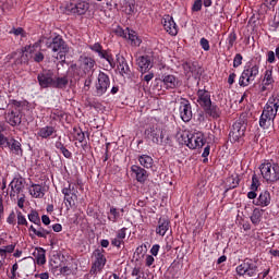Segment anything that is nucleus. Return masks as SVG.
<instances>
[{
    "mask_svg": "<svg viewBox=\"0 0 279 279\" xmlns=\"http://www.w3.org/2000/svg\"><path fill=\"white\" fill-rule=\"evenodd\" d=\"M74 138L78 141V143H84L86 135L83 133L81 129H75L74 128Z\"/></svg>",
    "mask_w": 279,
    "mask_h": 279,
    "instance_id": "nucleus-40",
    "label": "nucleus"
},
{
    "mask_svg": "<svg viewBox=\"0 0 279 279\" xmlns=\"http://www.w3.org/2000/svg\"><path fill=\"white\" fill-rule=\"evenodd\" d=\"M48 49H51L54 53L59 52L57 60L61 61V64L66 62V53H69V45L60 36L52 38V43L47 44Z\"/></svg>",
    "mask_w": 279,
    "mask_h": 279,
    "instance_id": "nucleus-2",
    "label": "nucleus"
},
{
    "mask_svg": "<svg viewBox=\"0 0 279 279\" xmlns=\"http://www.w3.org/2000/svg\"><path fill=\"white\" fill-rule=\"evenodd\" d=\"M258 65H253L251 68L245 69L240 78H239V84L242 87L245 86H250L252 84V82H254V80H256V77H258Z\"/></svg>",
    "mask_w": 279,
    "mask_h": 279,
    "instance_id": "nucleus-7",
    "label": "nucleus"
},
{
    "mask_svg": "<svg viewBox=\"0 0 279 279\" xmlns=\"http://www.w3.org/2000/svg\"><path fill=\"white\" fill-rule=\"evenodd\" d=\"M69 86V76H59L53 78L52 81V88H59L61 90H64Z\"/></svg>",
    "mask_w": 279,
    "mask_h": 279,
    "instance_id": "nucleus-26",
    "label": "nucleus"
},
{
    "mask_svg": "<svg viewBox=\"0 0 279 279\" xmlns=\"http://www.w3.org/2000/svg\"><path fill=\"white\" fill-rule=\"evenodd\" d=\"M64 202L68 209L73 208V206H75V202H77V194L64 196Z\"/></svg>",
    "mask_w": 279,
    "mask_h": 279,
    "instance_id": "nucleus-35",
    "label": "nucleus"
},
{
    "mask_svg": "<svg viewBox=\"0 0 279 279\" xmlns=\"http://www.w3.org/2000/svg\"><path fill=\"white\" fill-rule=\"evenodd\" d=\"M110 215H112V217H109V220L112 221L113 223H116L117 219H119V217H120V214H119V211H117V208L111 207Z\"/></svg>",
    "mask_w": 279,
    "mask_h": 279,
    "instance_id": "nucleus-49",
    "label": "nucleus"
},
{
    "mask_svg": "<svg viewBox=\"0 0 279 279\" xmlns=\"http://www.w3.org/2000/svg\"><path fill=\"white\" fill-rule=\"evenodd\" d=\"M169 219L167 218H159L158 220V227L156 229V233L159 234L160 236H165L167 234V231L169 230Z\"/></svg>",
    "mask_w": 279,
    "mask_h": 279,
    "instance_id": "nucleus-24",
    "label": "nucleus"
},
{
    "mask_svg": "<svg viewBox=\"0 0 279 279\" xmlns=\"http://www.w3.org/2000/svg\"><path fill=\"white\" fill-rule=\"evenodd\" d=\"M88 8H90V4L85 1L77 3L70 2L65 5V12L66 14H78L82 16V14H86V12H88Z\"/></svg>",
    "mask_w": 279,
    "mask_h": 279,
    "instance_id": "nucleus-11",
    "label": "nucleus"
},
{
    "mask_svg": "<svg viewBox=\"0 0 279 279\" xmlns=\"http://www.w3.org/2000/svg\"><path fill=\"white\" fill-rule=\"evenodd\" d=\"M28 220L32 223H35V226H40V216L38 215V211H36V210H32L28 214Z\"/></svg>",
    "mask_w": 279,
    "mask_h": 279,
    "instance_id": "nucleus-36",
    "label": "nucleus"
},
{
    "mask_svg": "<svg viewBox=\"0 0 279 279\" xmlns=\"http://www.w3.org/2000/svg\"><path fill=\"white\" fill-rule=\"evenodd\" d=\"M89 49L92 51H95V53H98V56L101 58V56L105 53L106 50L102 49L101 44L96 43L94 45L89 46Z\"/></svg>",
    "mask_w": 279,
    "mask_h": 279,
    "instance_id": "nucleus-39",
    "label": "nucleus"
},
{
    "mask_svg": "<svg viewBox=\"0 0 279 279\" xmlns=\"http://www.w3.org/2000/svg\"><path fill=\"white\" fill-rule=\"evenodd\" d=\"M181 138L183 141V144L186 145V147H189L190 149H197V147L202 148L204 145H206V142L202 136L183 134Z\"/></svg>",
    "mask_w": 279,
    "mask_h": 279,
    "instance_id": "nucleus-13",
    "label": "nucleus"
},
{
    "mask_svg": "<svg viewBox=\"0 0 279 279\" xmlns=\"http://www.w3.org/2000/svg\"><path fill=\"white\" fill-rule=\"evenodd\" d=\"M62 193H63L64 197L69 196V195H76L75 185L69 183L68 186L62 189Z\"/></svg>",
    "mask_w": 279,
    "mask_h": 279,
    "instance_id": "nucleus-38",
    "label": "nucleus"
},
{
    "mask_svg": "<svg viewBox=\"0 0 279 279\" xmlns=\"http://www.w3.org/2000/svg\"><path fill=\"white\" fill-rule=\"evenodd\" d=\"M241 64H243V56H241V53H236L233 59V66L234 69H238Z\"/></svg>",
    "mask_w": 279,
    "mask_h": 279,
    "instance_id": "nucleus-47",
    "label": "nucleus"
},
{
    "mask_svg": "<svg viewBox=\"0 0 279 279\" xmlns=\"http://www.w3.org/2000/svg\"><path fill=\"white\" fill-rule=\"evenodd\" d=\"M122 5L124 8L125 14H134L135 2L134 0H123Z\"/></svg>",
    "mask_w": 279,
    "mask_h": 279,
    "instance_id": "nucleus-34",
    "label": "nucleus"
},
{
    "mask_svg": "<svg viewBox=\"0 0 279 279\" xmlns=\"http://www.w3.org/2000/svg\"><path fill=\"white\" fill-rule=\"evenodd\" d=\"M96 64L97 62L95 61V59L82 54L78 58L77 63H72L70 65L69 73H71L75 80H80L82 77H86V75H90V73H94Z\"/></svg>",
    "mask_w": 279,
    "mask_h": 279,
    "instance_id": "nucleus-1",
    "label": "nucleus"
},
{
    "mask_svg": "<svg viewBox=\"0 0 279 279\" xmlns=\"http://www.w3.org/2000/svg\"><path fill=\"white\" fill-rule=\"evenodd\" d=\"M136 62L141 73H147L153 66L150 56H141L137 58Z\"/></svg>",
    "mask_w": 279,
    "mask_h": 279,
    "instance_id": "nucleus-21",
    "label": "nucleus"
},
{
    "mask_svg": "<svg viewBox=\"0 0 279 279\" xmlns=\"http://www.w3.org/2000/svg\"><path fill=\"white\" fill-rule=\"evenodd\" d=\"M126 39L131 40V45H134V47H141L142 41L136 32L128 29Z\"/></svg>",
    "mask_w": 279,
    "mask_h": 279,
    "instance_id": "nucleus-30",
    "label": "nucleus"
},
{
    "mask_svg": "<svg viewBox=\"0 0 279 279\" xmlns=\"http://www.w3.org/2000/svg\"><path fill=\"white\" fill-rule=\"evenodd\" d=\"M37 81L41 88H52L53 87V72H51V70H43L37 75Z\"/></svg>",
    "mask_w": 279,
    "mask_h": 279,
    "instance_id": "nucleus-14",
    "label": "nucleus"
},
{
    "mask_svg": "<svg viewBox=\"0 0 279 279\" xmlns=\"http://www.w3.org/2000/svg\"><path fill=\"white\" fill-rule=\"evenodd\" d=\"M100 58H104V60H107V62H109L111 69H114V66H117V63L114 62V59L112 58L111 54H108L107 51H105L104 54H101Z\"/></svg>",
    "mask_w": 279,
    "mask_h": 279,
    "instance_id": "nucleus-41",
    "label": "nucleus"
},
{
    "mask_svg": "<svg viewBox=\"0 0 279 279\" xmlns=\"http://www.w3.org/2000/svg\"><path fill=\"white\" fill-rule=\"evenodd\" d=\"M5 121L9 125H12V128H16V125H21L23 122V113H21V111H10L5 113Z\"/></svg>",
    "mask_w": 279,
    "mask_h": 279,
    "instance_id": "nucleus-18",
    "label": "nucleus"
},
{
    "mask_svg": "<svg viewBox=\"0 0 279 279\" xmlns=\"http://www.w3.org/2000/svg\"><path fill=\"white\" fill-rule=\"evenodd\" d=\"M28 58L27 54L20 53V58L15 60V64H27Z\"/></svg>",
    "mask_w": 279,
    "mask_h": 279,
    "instance_id": "nucleus-51",
    "label": "nucleus"
},
{
    "mask_svg": "<svg viewBox=\"0 0 279 279\" xmlns=\"http://www.w3.org/2000/svg\"><path fill=\"white\" fill-rule=\"evenodd\" d=\"M5 147H9L13 154L19 156V154H23V149L21 148V142L12 138L10 141L7 140Z\"/></svg>",
    "mask_w": 279,
    "mask_h": 279,
    "instance_id": "nucleus-27",
    "label": "nucleus"
},
{
    "mask_svg": "<svg viewBox=\"0 0 279 279\" xmlns=\"http://www.w3.org/2000/svg\"><path fill=\"white\" fill-rule=\"evenodd\" d=\"M109 88H110V76H108V74L104 72H100L98 74V78L96 83V90H95L96 97H102V95H106V93H108Z\"/></svg>",
    "mask_w": 279,
    "mask_h": 279,
    "instance_id": "nucleus-9",
    "label": "nucleus"
},
{
    "mask_svg": "<svg viewBox=\"0 0 279 279\" xmlns=\"http://www.w3.org/2000/svg\"><path fill=\"white\" fill-rule=\"evenodd\" d=\"M251 221L254 223V226H257V223H260V211L258 209H255L253 211V215L251 216Z\"/></svg>",
    "mask_w": 279,
    "mask_h": 279,
    "instance_id": "nucleus-42",
    "label": "nucleus"
},
{
    "mask_svg": "<svg viewBox=\"0 0 279 279\" xmlns=\"http://www.w3.org/2000/svg\"><path fill=\"white\" fill-rule=\"evenodd\" d=\"M267 62L269 64H274V62H276V52L271 50L267 52Z\"/></svg>",
    "mask_w": 279,
    "mask_h": 279,
    "instance_id": "nucleus-55",
    "label": "nucleus"
},
{
    "mask_svg": "<svg viewBox=\"0 0 279 279\" xmlns=\"http://www.w3.org/2000/svg\"><path fill=\"white\" fill-rule=\"evenodd\" d=\"M158 252H160V245L159 244L153 245V247L150 248V254L153 256H158Z\"/></svg>",
    "mask_w": 279,
    "mask_h": 279,
    "instance_id": "nucleus-62",
    "label": "nucleus"
},
{
    "mask_svg": "<svg viewBox=\"0 0 279 279\" xmlns=\"http://www.w3.org/2000/svg\"><path fill=\"white\" fill-rule=\"evenodd\" d=\"M197 97V104L201 106V108L210 106V102H213V100L210 99V92L206 89H198Z\"/></svg>",
    "mask_w": 279,
    "mask_h": 279,
    "instance_id": "nucleus-22",
    "label": "nucleus"
},
{
    "mask_svg": "<svg viewBox=\"0 0 279 279\" xmlns=\"http://www.w3.org/2000/svg\"><path fill=\"white\" fill-rule=\"evenodd\" d=\"M34 62L40 63L45 60V54L40 51L36 52L33 57Z\"/></svg>",
    "mask_w": 279,
    "mask_h": 279,
    "instance_id": "nucleus-53",
    "label": "nucleus"
},
{
    "mask_svg": "<svg viewBox=\"0 0 279 279\" xmlns=\"http://www.w3.org/2000/svg\"><path fill=\"white\" fill-rule=\"evenodd\" d=\"M10 186V197H16V195H21L25 191V181L23 179H13Z\"/></svg>",
    "mask_w": 279,
    "mask_h": 279,
    "instance_id": "nucleus-19",
    "label": "nucleus"
},
{
    "mask_svg": "<svg viewBox=\"0 0 279 279\" xmlns=\"http://www.w3.org/2000/svg\"><path fill=\"white\" fill-rule=\"evenodd\" d=\"M259 171L268 183L278 182L279 180V166L278 163H271L266 161L259 166Z\"/></svg>",
    "mask_w": 279,
    "mask_h": 279,
    "instance_id": "nucleus-3",
    "label": "nucleus"
},
{
    "mask_svg": "<svg viewBox=\"0 0 279 279\" xmlns=\"http://www.w3.org/2000/svg\"><path fill=\"white\" fill-rule=\"evenodd\" d=\"M258 186H260V182L258 181V177H256V174H253L251 191H258Z\"/></svg>",
    "mask_w": 279,
    "mask_h": 279,
    "instance_id": "nucleus-45",
    "label": "nucleus"
},
{
    "mask_svg": "<svg viewBox=\"0 0 279 279\" xmlns=\"http://www.w3.org/2000/svg\"><path fill=\"white\" fill-rule=\"evenodd\" d=\"M145 136L150 138L155 145H161L162 147H167L169 145V136L165 138V130L159 126H150L145 130Z\"/></svg>",
    "mask_w": 279,
    "mask_h": 279,
    "instance_id": "nucleus-4",
    "label": "nucleus"
},
{
    "mask_svg": "<svg viewBox=\"0 0 279 279\" xmlns=\"http://www.w3.org/2000/svg\"><path fill=\"white\" fill-rule=\"evenodd\" d=\"M162 82L166 85V88H175V86H178V78L173 75L163 76Z\"/></svg>",
    "mask_w": 279,
    "mask_h": 279,
    "instance_id": "nucleus-32",
    "label": "nucleus"
},
{
    "mask_svg": "<svg viewBox=\"0 0 279 279\" xmlns=\"http://www.w3.org/2000/svg\"><path fill=\"white\" fill-rule=\"evenodd\" d=\"M128 228H122L118 231L117 238L120 240L125 239V232H126Z\"/></svg>",
    "mask_w": 279,
    "mask_h": 279,
    "instance_id": "nucleus-64",
    "label": "nucleus"
},
{
    "mask_svg": "<svg viewBox=\"0 0 279 279\" xmlns=\"http://www.w3.org/2000/svg\"><path fill=\"white\" fill-rule=\"evenodd\" d=\"M37 232H39L41 235H37L39 239H47V234L51 232V230L44 229L43 227H39L37 229Z\"/></svg>",
    "mask_w": 279,
    "mask_h": 279,
    "instance_id": "nucleus-52",
    "label": "nucleus"
},
{
    "mask_svg": "<svg viewBox=\"0 0 279 279\" xmlns=\"http://www.w3.org/2000/svg\"><path fill=\"white\" fill-rule=\"evenodd\" d=\"M228 182L230 183L229 184L230 189H236L239 186V182H241V180L239 179V177H230L228 179Z\"/></svg>",
    "mask_w": 279,
    "mask_h": 279,
    "instance_id": "nucleus-44",
    "label": "nucleus"
},
{
    "mask_svg": "<svg viewBox=\"0 0 279 279\" xmlns=\"http://www.w3.org/2000/svg\"><path fill=\"white\" fill-rule=\"evenodd\" d=\"M132 173H134L136 180L140 182V184H145L147 182V178H149V174L147 173V170L144 168H141V166H132L131 167Z\"/></svg>",
    "mask_w": 279,
    "mask_h": 279,
    "instance_id": "nucleus-20",
    "label": "nucleus"
},
{
    "mask_svg": "<svg viewBox=\"0 0 279 279\" xmlns=\"http://www.w3.org/2000/svg\"><path fill=\"white\" fill-rule=\"evenodd\" d=\"M17 226H29V223L27 222V219L25 218V216H23V213L17 211Z\"/></svg>",
    "mask_w": 279,
    "mask_h": 279,
    "instance_id": "nucleus-43",
    "label": "nucleus"
},
{
    "mask_svg": "<svg viewBox=\"0 0 279 279\" xmlns=\"http://www.w3.org/2000/svg\"><path fill=\"white\" fill-rule=\"evenodd\" d=\"M31 195L32 197H36V198H43L45 197V189L43 187V185L40 184H33L32 185Z\"/></svg>",
    "mask_w": 279,
    "mask_h": 279,
    "instance_id": "nucleus-29",
    "label": "nucleus"
},
{
    "mask_svg": "<svg viewBox=\"0 0 279 279\" xmlns=\"http://www.w3.org/2000/svg\"><path fill=\"white\" fill-rule=\"evenodd\" d=\"M267 121H271L269 120V118L265 117V113H262L260 119H259V125L260 128H267Z\"/></svg>",
    "mask_w": 279,
    "mask_h": 279,
    "instance_id": "nucleus-57",
    "label": "nucleus"
},
{
    "mask_svg": "<svg viewBox=\"0 0 279 279\" xmlns=\"http://www.w3.org/2000/svg\"><path fill=\"white\" fill-rule=\"evenodd\" d=\"M234 43H236V33H231L228 37V49H232L234 47Z\"/></svg>",
    "mask_w": 279,
    "mask_h": 279,
    "instance_id": "nucleus-48",
    "label": "nucleus"
},
{
    "mask_svg": "<svg viewBox=\"0 0 279 279\" xmlns=\"http://www.w3.org/2000/svg\"><path fill=\"white\" fill-rule=\"evenodd\" d=\"M57 130L54 129V126H44L41 129H39L37 135L40 136V138H49L51 136H56L57 134Z\"/></svg>",
    "mask_w": 279,
    "mask_h": 279,
    "instance_id": "nucleus-25",
    "label": "nucleus"
},
{
    "mask_svg": "<svg viewBox=\"0 0 279 279\" xmlns=\"http://www.w3.org/2000/svg\"><path fill=\"white\" fill-rule=\"evenodd\" d=\"M142 167H145V169H151L154 165V159L149 157L148 155H142L138 159Z\"/></svg>",
    "mask_w": 279,
    "mask_h": 279,
    "instance_id": "nucleus-33",
    "label": "nucleus"
},
{
    "mask_svg": "<svg viewBox=\"0 0 279 279\" xmlns=\"http://www.w3.org/2000/svg\"><path fill=\"white\" fill-rule=\"evenodd\" d=\"M202 10V0H196L192 7L193 12H199Z\"/></svg>",
    "mask_w": 279,
    "mask_h": 279,
    "instance_id": "nucleus-58",
    "label": "nucleus"
},
{
    "mask_svg": "<svg viewBox=\"0 0 279 279\" xmlns=\"http://www.w3.org/2000/svg\"><path fill=\"white\" fill-rule=\"evenodd\" d=\"M263 82L265 86H271V84L274 83V76H272L271 70H266Z\"/></svg>",
    "mask_w": 279,
    "mask_h": 279,
    "instance_id": "nucleus-37",
    "label": "nucleus"
},
{
    "mask_svg": "<svg viewBox=\"0 0 279 279\" xmlns=\"http://www.w3.org/2000/svg\"><path fill=\"white\" fill-rule=\"evenodd\" d=\"M201 47H202V49H204V51H210V44L208 43V39L202 38Z\"/></svg>",
    "mask_w": 279,
    "mask_h": 279,
    "instance_id": "nucleus-54",
    "label": "nucleus"
},
{
    "mask_svg": "<svg viewBox=\"0 0 279 279\" xmlns=\"http://www.w3.org/2000/svg\"><path fill=\"white\" fill-rule=\"evenodd\" d=\"M271 204V195L269 194L268 191H264L259 194L257 198V206H269Z\"/></svg>",
    "mask_w": 279,
    "mask_h": 279,
    "instance_id": "nucleus-28",
    "label": "nucleus"
},
{
    "mask_svg": "<svg viewBox=\"0 0 279 279\" xmlns=\"http://www.w3.org/2000/svg\"><path fill=\"white\" fill-rule=\"evenodd\" d=\"M245 130H247V124L243 120H238L229 133L230 143H236L242 136H245Z\"/></svg>",
    "mask_w": 279,
    "mask_h": 279,
    "instance_id": "nucleus-8",
    "label": "nucleus"
},
{
    "mask_svg": "<svg viewBox=\"0 0 279 279\" xmlns=\"http://www.w3.org/2000/svg\"><path fill=\"white\" fill-rule=\"evenodd\" d=\"M279 108V94H274L272 97L268 99V102L264 107L263 114L269 121H274L276 119V114H278Z\"/></svg>",
    "mask_w": 279,
    "mask_h": 279,
    "instance_id": "nucleus-6",
    "label": "nucleus"
},
{
    "mask_svg": "<svg viewBox=\"0 0 279 279\" xmlns=\"http://www.w3.org/2000/svg\"><path fill=\"white\" fill-rule=\"evenodd\" d=\"M128 29H130V28L123 29V28H121L120 26H118V27L114 29V34H116L117 36H120L121 38H128Z\"/></svg>",
    "mask_w": 279,
    "mask_h": 279,
    "instance_id": "nucleus-46",
    "label": "nucleus"
},
{
    "mask_svg": "<svg viewBox=\"0 0 279 279\" xmlns=\"http://www.w3.org/2000/svg\"><path fill=\"white\" fill-rule=\"evenodd\" d=\"M236 274L245 278H256L258 276V266H256V262L246 258L236 267Z\"/></svg>",
    "mask_w": 279,
    "mask_h": 279,
    "instance_id": "nucleus-5",
    "label": "nucleus"
},
{
    "mask_svg": "<svg viewBox=\"0 0 279 279\" xmlns=\"http://www.w3.org/2000/svg\"><path fill=\"white\" fill-rule=\"evenodd\" d=\"M45 254L46 252L43 247L37 248V251L34 253V256L37 260V265H45V263H47Z\"/></svg>",
    "mask_w": 279,
    "mask_h": 279,
    "instance_id": "nucleus-31",
    "label": "nucleus"
},
{
    "mask_svg": "<svg viewBox=\"0 0 279 279\" xmlns=\"http://www.w3.org/2000/svg\"><path fill=\"white\" fill-rule=\"evenodd\" d=\"M161 24L167 34H170V36H178V24H175V21H173L171 15H165L161 20Z\"/></svg>",
    "mask_w": 279,
    "mask_h": 279,
    "instance_id": "nucleus-16",
    "label": "nucleus"
},
{
    "mask_svg": "<svg viewBox=\"0 0 279 279\" xmlns=\"http://www.w3.org/2000/svg\"><path fill=\"white\" fill-rule=\"evenodd\" d=\"M203 110L208 114L209 117H213V119H219L221 117V110L217 105L209 102V105L205 106Z\"/></svg>",
    "mask_w": 279,
    "mask_h": 279,
    "instance_id": "nucleus-23",
    "label": "nucleus"
},
{
    "mask_svg": "<svg viewBox=\"0 0 279 279\" xmlns=\"http://www.w3.org/2000/svg\"><path fill=\"white\" fill-rule=\"evenodd\" d=\"M7 221L12 226L14 223H16V214H14V211H12L9 217L7 218Z\"/></svg>",
    "mask_w": 279,
    "mask_h": 279,
    "instance_id": "nucleus-61",
    "label": "nucleus"
},
{
    "mask_svg": "<svg viewBox=\"0 0 279 279\" xmlns=\"http://www.w3.org/2000/svg\"><path fill=\"white\" fill-rule=\"evenodd\" d=\"M117 64L118 70L120 71V75H125L126 77H130L132 75V70L130 69V64H128V60L125 57L121 54H117Z\"/></svg>",
    "mask_w": 279,
    "mask_h": 279,
    "instance_id": "nucleus-17",
    "label": "nucleus"
},
{
    "mask_svg": "<svg viewBox=\"0 0 279 279\" xmlns=\"http://www.w3.org/2000/svg\"><path fill=\"white\" fill-rule=\"evenodd\" d=\"M179 110H180V117L182 121H184V123H189V121L193 119V110L191 108V102H189V100L183 99L180 102Z\"/></svg>",
    "mask_w": 279,
    "mask_h": 279,
    "instance_id": "nucleus-15",
    "label": "nucleus"
},
{
    "mask_svg": "<svg viewBox=\"0 0 279 279\" xmlns=\"http://www.w3.org/2000/svg\"><path fill=\"white\" fill-rule=\"evenodd\" d=\"M265 5L269 10H272V8H276V5H278V0H265Z\"/></svg>",
    "mask_w": 279,
    "mask_h": 279,
    "instance_id": "nucleus-56",
    "label": "nucleus"
},
{
    "mask_svg": "<svg viewBox=\"0 0 279 279\" xmlns=\"http://www.w3.org/2000/svg\"><path fill=\"white\" fill-rule=\"evenodd\" d=\"M16 247V244H10L3 248L4 255L12 254Z\"/></svg>",
    "mask_w": 279,
    "mask_h": 279,
    "instance_id": "nucleus-59",
    "label": "nucleus"
},
{
    "mask_svg": "<svg viewBox=\"0 0 279 279\" xmlns=\"http://www.w3.org/2000/svg\"><path fill=\"white\" fill-rule=\"evenodd\" d=\"M61 154L64 156V158H71L73 156V154H71V151L69 149H66V147H62L61 148Z\"/></svg>",
    "mask_w": 279,
    "mask_h": 279,
    "instance_id": "nucleus-63",
    "label": "nucleus"
},
{
    "mask_svg": "<svg viewBox=\"0 0 279 279\" xmlns=\"http://www.w3.org/2000/svg\"><path fill=\"white\" fill-rule=\"evenodd\" d=\"M16 271H19L17 263L13 264V266H12V269H11L12 275H11L10 279H16Z\"/></svg>",
    "mask_w": 279,
    "mask_h": 279,
    "instance_id": "nucleus-60",
    "label": "nucleus"
},
{
    "mask_svg": "<svg viewBox=\"0 0 279 279\" xmlns=\"http://www.w3.org/2000/svg\"><path fill=\"white\" fill-rule=\"evenodd\" d=\"M182 66L186 77H194L195 80H199V77H202V73H204V70H202L199 63L195 61H186L182 64Z\"/></svg>",
    "mask_w": 279,
    "mask_h": 279,
    "instance_id": "nucleus-10",
    "label": "nucleus"
},
{
    "mask_svg": "<svg viewBox=\"0 0 279 279\" xmlns=\"http://www.w3.org/2000/svg\"><path fill=\"white\" fill-rule=\"evenodd\" d=\"M93 254H94L95 260L92 265L90 274L95 275L98 271H101L104 267H106V256L104 255V250H99V248L95 250Z\"/></svg>",
    "mask_w": 279,
    "mask_h": 279,
    "instance_id": "nucleus-12",
    "label": "nucleus"
},
{
    "mask_svg": "<svg viewBox=\"0 0 279 279\" xmlns=\"http://www.w3.org/2000/svg\"><path fill=\"white\" fill-rule=\"evenodd\" d=\"M9 34H14V36H23L25 37V31L23 27L12 28Z\"/></svg>",
    "mask_w": 279,
    "mask_h": 279,
    "instance_id": "nucleus-50",
    "label": "nucleus"
}]
</instances>
